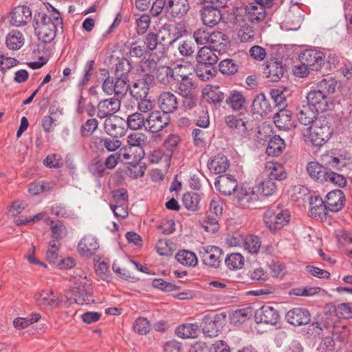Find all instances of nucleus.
Instances as JSON below:
<instances>
[{
	"label": "nucleus",
	"mask_w": 352,
	"mask_h": 352,
	"mask_svg": "<svg viewBox=\"0 0 352 352\" xmlns=\"http://www.w3.org/2000/svg\"><path fill=\"white\" fill-rule=\"evenodd\" d=\"M200 15L203 23L210 28L217 25L222 18L221 11H217L213 9L210 10L205 8H202L200 10Z\"/></svg>",
	"instance_id": "33"
},
{
	"label": "nucleus",
	"mask_w": 352,
	"mask_h": 352,
	"mask_svg": "<svg viewBox=\"0 0 352 352\" xmlns=\"http://www.w3.org/2000/svg\"><path fill=\"white\" fill-rule=\"evenodd\" d=\"M333 327V321L328 318L320 321L312 322L308 327V333L313 336L322 334L324 329H329Z\"/></svg>",
	"instance_id": "41"
},
{
	"label": "nucleus",
	"mask_w": 352,
	"mask_h": 352,
	"mask_svg": "<svg viewBox=\"0 0 352 352\" xmlns=\"http://www.w3.org/2000/svg\"><path fill=\"white\" fill-rule=\"evenodd\" d=\"M228 43V36L221 32H211L208 44L212 50L219 52L225 51Z\"/></svg>",
	"instance_id": "31"
},
{
	"label": "nucleus",
	"mask_w": 352,
	"mask_h": 352,
	"mask_svg": "<svg viewBox=\"0 0 352 352\" xmlns=\"http://www.w3.org/2000/svg\"><path fill=\"white\" fill-rule=\"evenodd\" d=\"M89 171L94 176L102 177L108 173L104 163L99 160H94L88 166Z\"/></svg>",
	"instance_id": "61"
},
{
	"label": "nucleus",
	"mask_w": 352,
	"mask_h": 352,
	"mask_svg": "<svg viewBox=\"0 0 352 352\" xmlns=\"http://www.w3.org/2000/svg\"><path fill=\"white\" fill-rule=\"evenodd\" d=\"M225 123L230 129H236L241 133H246L253 129V124L246 118H237L234 115L225 117Z\"/></svg>",
	"instance_id": "27"
},
{
	"label": "nucleus",
	"mask_w": 352,
	"mask_h": 352,
	"mask_svg": "<svg viewBox=\"0 0 352 352\" xmlns=\"http://www.w3.org/2000/svg\"><path fill=\"white\" fill-rule=\"evenodd\" d=\"M331 121V118L319 116L312 125L304 129L305 140L316 146H322L333 133Z\"/></svg>",
	"instance_id": "2"
},
{
	"label": "nucleus",
	"mask_w": 352,
	"mask_h": 352,
	"mask_svg": "<svg viewBox=\"0 0 352 352\" xmlns=\"http://www.w3.org/2000/svg\"><path fill=\"white\" fill-rule=\"evenodd\" d=\"M244 246L250 253H257L261 248V241L258 236L250 235L244 239Z\"/></svg>",
	"instance_id": "60"
},
{
	"label": "nucleus",
	"mask_w": 352,
	"mask_h": 352,
	"mask_svg": "<svg viewBox=\"0 0 352 352\" xmlns=\"http://www.w3.org/2000/svg\"><path fill=\"white\" fill-rule=\"evenodd\" d=\"M273 107L263 94L257 95L252 104V111L254 114L261 116H267L272 111Z\"/></svg>",
	"instance_id": "25"
},
{
	"label": "nucleus",
	"mask_w": 352,
	"mask_h": 352,
	"mask_svg": "<svg viewBox=\"0 0 352 352\" xmlns=\"http://www.w3.org/2000/svg\"><path fill=\"white\" fill-rule=\"evenodd\" d=\"M302 63L309 66L310 69L318 71L324 63V55L318 50H307L300 54L299 56Z\"/></svg>",
	"instance_id": "8"
},
{
	"label": "nucleus",
	"mask_w": 352,
	"mask_h": 352,
	"mask_svg": "<svg viewBox=\"0 0 352 352\" xmlns=\"http://www.w3.org/2000/svg\"><path fill=\"white\" fill-rule=\"evenodd\" d=\"M36 305L41 308L56 307L59 305L58 296L53 291L43 290L34 296Z\"/></svg>",
	"instance_id": "19"
},
{
	"label": "nucleus",
	"mask_w": 352,
	"mask_h": 352,
	"mask_svg": "<svg viewBox=\"0 0 352 352\" xmlns=\"http://www.w3.org/2000/svg\"><path fill=\"white\" fill-rule=\"evenodd\" d=\"M219 71L226 75H234L238 72L239 64L232 58H226L221 60L219 65Z\"/></svg>",
	"instance_id": "46"
},
{
	"label": "nucleus",
	"mask_w": 352,
	"mask_h": 352,
	"mask_svg": "<svg viewBox=\"0 0 352 352\" xmlns=\"http://www.w3.org/2000/svg\"><path fill=\"white\" fill-rule=\"evenodd\" d=\"M158 102L161 110L168 115L174 113L179 107V100L177 96L170 91L162 92L160 95Z\"/></svg>",
	"instance_id": "15"
},
{
	"label": "nucleus",
	"mask_w": 352,
	"mask_h": 352,
	"mask_svg": "<svg viewBox=\"0 0 352 352\" xmlns=\"http://www.w3.org/2000/svg\"><path fill=\"white\" fill-rule=\"evenodd\" d=\"M169 122V115L162 111H155L146 118V128L152 133H157L162 131Z\"/></svg>",
	"instance_id": "7"
},
{
	"label": "nucleus",
	"mask_w": 352,
	"mask_h": 352,
	"mask_svg": "<svg viewBox=\"0 0 352 352\" xmlns=\"http://www.w3.org/2000/svg\"><path fill=\"white\" fill-rule=\"evenodd\" d=\"M133 329L139 334L146 335L151 330V324L146 318L140 317L135 321Z\"/></svg>",
	"instance_id": "64"
},
{
	"label": "nucleus",
	"mask_w": 352,
	"mask_h": 352,
	"mask_svg": "<svg viewBox=\"0 0 352 352\" xmlns=\"http://www.w3.org/2000/svg\"><path fill=\"white\" fill-rule=\"evenodd\" d=\"M196 60L198 64L214 67V65L217 63L219 58L215 54L214 50L208 47L204 46L199 50Z\"/></svg>",
	"instance_id": "32"
},
{
	"label": "nucleus",
	"mask_w": 352,
	"mask_h": 352,
	"mask_svg": "<svg viewBox=\"0 0 352 352\" xmlns=\"http://www.w3.org/2000/svg\"><path fill=\"white\" fill-rule=\"evenodd\" d=\"M199 327L196 324H185L176 329V334L182 338H194L198 336Z\"/></svg>",
	"instance_id": "42"
},
{
	"label": "nucleus",
	"mask_w": 352,
	"mask_h": 352,
	"mask_svg": "<svg viewBox=\"0 0 352 352\" xmlns=\"http://www.w3.org/2000/svg\"><path fill=\"white\" fill-rule=\"evenodd\" d=\"M135 22L137 24V32L138 34H143L148 30L150 23L151 18L150 16L146 14L138 15H134Z\"/></svg>",
	"instance_id": "57"
},
{
	"label": "nucleus",
	"mask_w": 352,
	"mask_h": 352,
	"mask_svg": "<svg viewBox=\"0 0 352 352\" xmlns=\"http://www.w3.org/2000/svg\"><path fill=\"white\" fill-rule=\"evenodd\" d=\"M326 204L329 211L338 212L342 209L345 197L343 192L340 190H334L327 195Z\"/></svg>",
	"instance_id": "22"
},
{
	"label": "nucleus",
	"mask_w": 352,
	"mask_h": 352,
	"mask_svg": "<svg viewBox=\"0 0 352 352\" xmlns=\"http://www.w3.org/2000/svg\"><path fill=\"white\" fill-rule=\"evenodd\" d=\"M245 12L248 21L252 23H258L263 21L267 15L265 8L255 2L246 5Z\"/></svg>",
	"instance_id": "20"
},
{
	"label": "nucleus",
	"mask_w": 352,
	"mask_h": 352,
	"mask_svg": "<svg viewBox=\"0 0 352 352\" xmlns=\"http://www.w3.org/2000/svg\"><path fill=\"white\" fill-rule=\"evenodd\" d=\"M175 258L179 263L186 266H195L197 263L195 254L186 250L177 252Z\"/></svg>",
	"instance_id": "45"
},
{
	"label": "nucleus",
	"mask_w": 352,
	"mask_h": 352,
	"mask_svg": "<svg viewBox=\"0 0 352 352\" xmlns=\"http://www.w3.org/2000/svg\"><path fill=\"white\" fill-rule=\"evenodd\" d=\"M97 144L102 151H107L108 152H114L122 145L121 142L117 139L103 137L98 138Z\"/></svg>",
	"instance_id": "44"
},
{
	"label": "nucleus",
	"mask_w": 352,
	"mask_h": 352,
	"mask_svg": "<svg viewBox=\"0 0 352 352\" xmlns=\"http://www.w3.org/2000/svg\"><path fill=\"white\" fill-rule=\"evenodd\" d=\"M177 73V76L181 78L180 81L177 84V93L179 95L192 93L195 85L192 79L188 75L180 72Z\"/></svg>",
	"instance_id": "36"
},
{
	"label": "nucleus",
	"mask_w": 352,
	"mask_h": 352,
	"mask_svg": "<svg viewBox=\"0 0 352 352\" xmlns=\"http://www.w3.org/2000/svg\"><path fill=\"white\" fill-rule=\"evenodd\" d=\"M210 170L214 173L219 174L226 172L229 166L227 157L221 155L215 156L208 164Z\"/></svg>",
	"instance_id": "40"
},
{
	"label": "nucleus",
	"mask_w": 352,
	"mask_h": 352,
	"mask_svg": "<svg viewBox=\"0 0 352 352\" xmlns=\"http://www.w3.org/2000/svg\"><path fill=\"white\" fill-rule=\"evenodd\" d=\"M308 105L318 111H325L329 109L330 98L322 91L311 90L307 96Z\"/></svg>",
	"instance_id": "10"
},
{
	"label": "nucleus",
	"mask_w": 352,
	"mask_h": 352,
	"mask_svg": "<svg viewBox=\"0 0 352 352\" xmlns=\"http://www.w3.org/2000/svg\"><path fill=\"white\" fill-rule=\"evenodd\" d=\"M24 40L21 32L12 30L6 36V45L9 50H17L23 45Z\"/></svg>",
	"instance_id": "34"
},
{
	"label": "nucleus",
	"mask_w": 352,
	"mask_h": 352,
	"mask_svg": "<svg viewBox=\"0 0 352 352\" xmlns=\"http://www.w3.org/2000/svg\"><path fill=\"white\" fill-rule=\"evenodd\" d=\"M195 72L200 80L206 81L214 76L217 71L212 66L198 64Z\"/></svg>",
	"instance_id": "50"
},
{
	"label": "nucleus",
	"mask_w": 352,
	"mask_h": 352,
	"mask_svg": "<svg viewBox=\"0 0 352 352\" xmlns=\"http://www.w3.org/2000/svg\"><path fill=\"white\" fill-rule=\"evenodd\" d=\"M329 311L338 318H348L352 315V303H342L337 307L329 305Z\"/></svg>",
	"instance_id": "47"
},
{
	"label": "nucleus",
	"mask_w": 352,
	"mask_h": 352,
	"mask_svg": "<svg viewBox=\"0 0 352 352\" xmlns=\"http://www.w3.org/2000/svg\"><path fill=\"white\" fill-rule=\"evenodd\" d=\"M182 69V65H177L174 68L167 65L159 66L155 72V78L164 85H171L177 80V73Z\"/></svg>",
	"instance_id": "11"
},
{
	"label": "nucleus",
	"mask_w": 352,
	"mask_h": 352,
	"mask_svg": "<svg viewBox=\"0 0 352 352\" xmlns=\"http://www.w3.org/2000/svg\"><path fill=\"white\" fill-rule=\"evenodd\" d=\"M98 248V243L94 237L86 236L79 242L78 250L80 255L89 256L94 254Z\"/></svg>",
	"instance_id": "28"
},
{
	"label": "nucleus",
	"mask_w": 352,
	"mask_h": 352,
	"mask_svg": "<svg viewBox=\"0 0 352 352\" xmlns=\"http://www.w3.org/2000/svg\"><path fill=\"white\" fill-rule=\"evenodd\" d=\"M73 294L75 297L74 300L77 304L83 305L90 301L91 296V289H86L80 287H75L73 289Z\"/></svg>",
	"instance_id": "52"
},
{
	"label": "nucleus",
	"mask_w": 352,
	"mask_h": 352,
	"mask_svg": "<svg viewBox=\"0 0 352 352\" xmlns=\"http://www.w3.org/2000/svg\"><path fill=\"white\" fill-rule=\"evenodd\" d=\"M132 69L131 63L126 58H122L118 61L116 66V74L119 77H126L128 78V74Z\"/></svg>",
	"instance_id": "62"
},
{
	"label": "nucleus",
	"mask_w": 352,
	"mask_h": 352,
	"mask_svg": "<svg viewBox=\"0 0 352 352\" xmlns=\"http://www.w3.org/2000/svg\"><path fill=\"white\" fill-rule=\"evenodd\" d=\"M321 161L327 170H332V169L341 170L342 168L346 166V162L344 159H340L331 154L323 155L321 157Z\"/></svg>",
	"instance_id": "37"
},
{
	"label": "nucleus",
	"mask_w": 352,
	"mask_h": 352,
	"mask_svg": "<svg viewBox=\"0 0 352 352\" xmlns=\"http://www.w3.org/2000/svg\"><path fill=\"white\" fill-rule=\"evenodd\" d=\"M32 19L30 9L24 6L14 8L10 14V23L16 27L26 25Z\"/></svg>",
	"instance_id": "13"
},
{
	"label": "nucleus",
	"mask_w": 352,
	"mask_h": 352,
	"mask_svg": "<svg viewBox=\"0 0 352 352\" xmlns=\"http://www.w3.org/2000/svg\"><path fill=\"white\" fill-rule=\"evenodd\" d=\"M52 7L49 16L44 12H38L34 16V27L38 39L44 43H50L56 37L59 30L63 32V19L59 12Z\"/></svg>",
	"instance_id": "1"
},
{
	"label": "nucleus",
	"mask_w": 352,
	"mask_h": 352,
	"mask_svg": "<svg viewBox=\"0 0 352 352\" xmlns=\"http://www.w3.org/2000/svg\"><path fill=\"white\" fill-rule=\"evenodd\" d=\"M265 170L267 177L274 181H282L287 178V173L280 163L267 162L265 164Z\"/></svg>",
	"instance_id": "29"
},
{
	"label": "nucleus",
	"mask_w": 352,
	"mask_h": 352,
	"mask_svg": "<svg viewBox=\"0 0 352 352\" xmlns=\"http://www.w3.org/2000/svg\"><path fill=\"white\" fill-rule=\"evenodd\" d=\"M285 147L284 140L279 135H274L269 142L266 153L269 156H278L283 153Z\"/></svg>",
	"instance_id": "39"
},
{
	"label": "nucleus",
	"mask_w": 352,
	"mask_h": 352,
	"mask_svg": "<svg viewBox=\"0 0 352 352\" xmlns=\"http://www.w3.org/2000/svg\"><path fill=\"white\" fill-rule=\"evenodd\" d=\"M327 170L324 166L317 162H311L307 165V171L309 175L316 181L321 183H324Z\"/></svg>",
	"instance_id": "35"
},
{
	"label": "nucleus",
	"mask_w": 352,
	"mask_h": 352,
	"mask_svg": "<svg viewBox=\"0 0 352 352\" xmlns=\"http://www.w3.org/2000/svg\"><path fill=\"white\" fill-rule=\"evenodd\" d=\"M54 188V184L47 182H33L29 185L28 192L32 195H38Z\"/></svg>",
	"instance_id": "54"
},
{
	"label": "nucleus",
	"mask_w": 352,
	"mask_h": 352,
	"mask_svg": "<svg viewBox=\"0 0 352 352\" xmlns=\"http://www.w3.org/2000/svg\"><path fill=\"white\" fill-rule=\"evenodd\" d=\"M190 9L188 0H168L166 11L173 18H182L185 16Z\"/></svg>",
	"instance_id": "18"
},
{
	"label": "nucleus",
	"mask_w": 352,
	"mask_h": 352,
	"mask_svg": "<svg viewBox=\"0 0 352 352\" xmlns=\"http://www.w3.org/2000/svg\"><path fill=\"white\" fill-rule=\"evenodd\" d=\"M309 206V215L312 218L322 220L326 217L329 209L326 202H324L322 198L311 197Z\"/></svg>",
	"instance_id": "24"
},
{
	"label": "nucleus",
	"mask_w": 352,
	"mask_h": 352,
	"mask_svg": "<svg viewBox=\"0 0 352 352\" xmlns=\"http://www.w3.org/2000/svg\"><path fill=\"white\" fill-rule=\"evenodd\" d=\"M258 192L265 197L272 196L277 189L275 181L268 177L258 184Z\"/></svg>",
	"instance_id": "43"
},
{
	"label": "nucleus",
	"mask_w": 352,
	"mask_h": 352,
	"mask_svg": "<svg viewBox=\"0 0 352 352\" xmlns=\"http://www.w3.org/2000/svg\"><path fill=\"white\" fill-rule=\"evenodd\" d=\"M198 254L204 263L210 267L218 268L221 263L222 250L217 246L200 247Z\"/></svg>",
	"instance_id": "5"
},
{
	"label": "nucleus",
	"mask_w": 352,
	"mask_h": 352,
	"mask_svg": "<svg viewBox=\"0 0 352 352\" xmlns=\"http://www.w3.org/2000/svg\"><path fill=\"white\" fill-rule=\"evenodd\" d=\"M318 112L317 110L307 104L298 109L296 116L299 122L305 126L312 125L316 119L319 117L317 116Z\"/></svg>",
	"instance_id": "26"
},
{
	"label": "nucleus",
	"mask_w": 352,
	"mask_h": 352,
	"mask_svg": "<svg viewBox=\"0 0 352 352\" xmlns=\"http://www.w3.org/2000/svg\"><path fill=\"white\" fill-rule=\"evenodd\" d=\"M285 317L287 322L294 326L307 324L311 320L309 311L302 308H295L289 311Z\"/></svg>",
	"instance_id": "17"
},
{
	"label": "nucleus",
	"mask_w": 352,
	"mask_h": 352,
	"mask_svg": "<svg viewBox=\"0 0 352 352\" xmlns=\"http://www.w3.org/2000/svg\"><path fill=\"white\" fill-rule=\"evenodd\" d=\"M104 127L106 133L114 138H118L124 134L123 129L113 123L111 120H106Z\"/></svg>",
	"instance_id": "59"
},
{
	"label": "nucleus",
	"mask_w": 352,
	"mask_h": 352,
	"mask_svg": "<svg viewBox=\"0 0 352 352\" xmlns=\"http://www.w3.org/2000/svg\"><path fill=\"white\" fill-rule=\"evenodd\" d=\"M263 221L271 231H275L289 222V214L287 210H283L276 207V208H270L265 212Z\"/></svg>",
	"instance_id": "4"
},
{
	"label": "nucleus",
	"mask_w": 352,
	"mask_h": 352,
	"mask_svg": "<svg viewBox=\"0 0 352 352\" xmlns=\"http://www.w3.org/2000/svg\"><path fill=\"white\" fill-rule=\"evenodd\" d=\"M102 88L107 94H114L117 98L121 99L129 89V79L126 77L107 76L103 80Z\"/></svg>",
	"instance_id": "3"
},
{
	"label": "nucleus",
	"mask_w": 352,
	"mask_h": 352,
	"mask_svg": "<svg viewBox=\"0 0 352 352\" xmlns=\"http://www.w3.org/2000/svg\"><path fill=\"white\" fill-rule=\"evenodd\" d=\"M226 315L223 314H216L214 316H204L202 322V330L204 335L209 338L218 336L221 329L223 327Z\"/></svg>",
	"instance_id": "6"
},
{
	"label": "nucleus",
	"mask_w": 352,
	"mask_h": 352,
	"mask_svg": "<svg viewBox=\"0 0 352 352\" xmlns=\"http://www.w3.org/2000/svg\"><path fill=\"white\" fill-rule=\"evenodd\" d=\"M200 198L197 193H186L184 195L182 202L184 206L192 211H195L198 208Z\"/></svg>",
	"instance_id": "55"
},
{
	"label": "nucleus",
	"mask_w": 352,
	"mask_h": 352,
	"mask_svg": "<svg viewBox=\"0 0 352 352\" xmlns=\"http://www.w3.org/2000/svg\"><path fill=\"white\" fill-rule=\"evenodd\" d=\"M274 122L280 129L285 131L291 130L296 127L291 119V113L287 110L281 109L274 116Z\"/></svg>",
	"instance_id": "30"
},
{
	"label": "nucleus",
	"mask_w": 352,
	"mask_h": 352,
	"mask_svg": "<svg viewBox=\"0 0 352 352\" xmlns=\"http://www.w3.org/2000/svg\"><path fill=\"white\" fill-rule=\"evenodd\" d=\"M285 70L282 63L271 60L267 63L263 73L270 81L278 82L283 76Z\"/></svg>",
	"instance_id": "23"
},
{
	"label": "nucleus",
	"mask_w": 352,
	"mask_h": 352,
	"mask_svg": "<svg viewBox=\"0 0 352 352\" xmlns=\"http://www.w3.org/2000/svg\"><path fill=\"white\" fill-rule=\"evenodd\" d=\"M225 103L233 111H238L245 109L246 99L242 92L237 90H232L226 94Z\"/></svg>",
	"instance_id": "21"
},
{
	"label": "nucleus",
	"mask_w": 352,
	"mask_h": 352,
	"mask_svg": "<svg viewBox=\"0 0 352 352\" xmlns=\"http://www.w3.org/2000/svg\"><path fill=\"white\" fill-rule=\"evenodd\" d=\"M154 79L153 76H147L142 80H138L133 83L131 87H129L131 95L137 100L147 98L149 91L148 84H151Z\"/></svg>",
	"instance_id": "16"
},
{
	"label": "nucleus",
	"mask_w": 352,
	"mask_h": 352,
	"mask_svg": "<svg viewBox=\"0 0 352 352\" xmlns=\"http://www.w3.org/2000/svg\"><path fill=\"white\" fill-rule=\"evenodd\" d=\"M120 100L116 97L102 100L97 105L96 115L100 119L111 117L120 110Z\"/></svg>",
	"instance_id": "9"
},
{
	"label": "nucleus",
	"mask_w": 352,
	"mask_h": 352,
	"mask_svg": "<svg viewBox=\"0 0 352 352\" xmlns=\"http://www.w3.org/2000/svg\"><path fill=\"white\" fill-rule=\"evenodd\" d=\"M324 182H330L338 187H344L346 184V178L341 174L336 173L333 170H327Z\"/></svg>",
	"instance_id": "53"
},
{
	"label": "nucleus",
	"mask_w": 352,
	"mask_h": 352,
	"mask_svg": "<svg viewBox=\"0 0 352 352\" xmlns=\"http://www.w3.org/2000/svg\"><path fill=\"white\" fill-rule=\"evenodd\" d=\"M238 36L241 42H251L255 36V29L252 25L244 23L243 25H241L238 32Z\"/></svg>",
	"instance_id": "48"
},
{
	"label": "nucleus",
	"mask_w": 352,
	"mask_h": 352,
	"mask_svg": "<svg viewBox=\"0 0 352 352\" xmlns=\"http://www.w3.org/2000/svg\"><path fill=\"white\" fill-rule=\"evenodd\" d=\"M225 263L230 269L241 268L244 264L243 257L239 253H233L226 257Z\"/></svg>",
	"instance_id": "58"
},
{
	"label": "nucleus",
	"mask_w": 352,
	"mask_h": 352,
	"mask_svg": "<svg viewBox=\"0 0 352 352\" xmlns=\"http://www.w3.org/2000/svg\"><path fill=\"white\" fill-rule=\"evenodd\" d=\"M252 308H245L235 311L232 316V322L234 324H241L245 322L248 318L249 316L252 314Z\"/></svg>",
	"instance_id": "63"
},
{
	"label": "nucleus",
	"mask_w": 352,
	"mask_h": 352,
	"mask_svg": "<svg viewBox=\"0 0 352 352\" xmlns=\"http://www.w3.org/2000/svg\"><path fill=\"white\" fill-rule=\"evenodd\" d=\"M126 122L131 129L138 130L145 126L146 119L142 113L135 112L128 116Z\"/></svg>",
	"instance_id": "49"
},
{
	"label": "nucleus",
	"mask_w": 352,
	"mask_h": 352,
	"mask_svg": "<svg viewBox=\"0 0 352 352\" xmlns=\"http://www.w3.org/2000/svg\"><path fill=\"white\" fill-rule=\"evenodd\" d=\"M214 186L222 195H230L236 190L238 184L232 175H222L217 178Z\"/></svg>",
	"instance_id": "14"
},
{
	"label": "nucleus",
	"mask_w": 352,
	"mask_h": 352,
	"mask_svg": "<svg viewBox=\"0 0 352 352\" xmlns=\"http://www.w3.org/2000/svg\"><path fill=\"white\" fill-rule=\"evenodd\" d=\"M256 323H265L276 325L279 320L278 311L272 307L263 305L254 312Z\"/></svg>",
	"instance_id": "12"
},
{
	"label": "nucleus",
	"mask_w": 352,
	"mask_h": 352,
	"mask_svg": "<svg viewBox=\"0 0 352 352\" xmlns=\"http://www.w3.org/2000/svg\"><path fill=\"white\" fill-rule=\"evenodd\" d=\"M157 62L153 59H147L140 62L138 71H140L144 74V78L147 76H152L151 73L157 70Z\"/></svg>",
	"instance_id": "56"
},
{
	"label": "nucleus",
	"mask_w": 352,
	"mask_h": 352,
	"mask_svg": "<svg viewBox=\"0 0 352 352\" xmlns=\"http://www.w3.org/2000/svg\"><path fill=\"white\" fill-rule=\"evenodd\" d=\"M336 87L337 81L331 77L324 78L318 84V89L322 91L328 97L336 91Z\"/></svg>",
	"instance_id": "51"
},
{
	"label": "nucleus",
	"mask_w": 352,
	"mask_h": 352,
	"mask_svg": "<svg viewBox=\"0 0 352 352\" xmlns=\"http://www.w3.org/2000/svg\"><path fill=\"white\" fill-rule=\"evenodd\" d=\"M270 94L275 106L284 107L287 105V98L289 96L290 92L286 87H279L271 89Z\"/></svg>",
	"instance_id": "38"
}]
</instances>
